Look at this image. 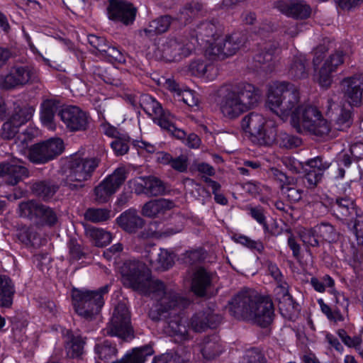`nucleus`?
Instances as JSON below:
<instances>
[{
	"instance_id": "obj_2",
	"label": "nucleus",
	"mask_w": 363,
	"mask_h": 363,
	"mask_svg": "<svg viewBox=\"0 0 363 363\" xmlns=\"http://www.w3.org/2000/svg\"><path fill=\"white\" fill-rule=\"evenodd\" d=\"M230 313L238 320H245L262 328L273 321L274 308L272 301L252 290L236 294L230 302Z\"/></svg>"
},
{
	"instance_id": "obj_5",
	"label": "nucleus",
	"mask_w": 363,
	"mask_h": 363,
	"mask_svg": "<svg viewBox=\"0 0 363 363\" xmlns=\"http://www.w3.org/2000/svg\"><path fill=\"white\" fill-rule=\"evenodd\" d=\"M292 126L300 133H310L325 137L331 130L330 124L324 118L319 108L310 104H303L293 114Z\"/></svg>"
},
{
	"instance_id": "obj_11",
	"label": "nucleus",
	"mask_w": 363,
	"mask_h": 363,
	"mask_svg": "<svg viewBox=\"0 0 363 363\" xmlns=\"http://www.w3.org/2000/svg\"><path fill=\"white\" fill-rule=\"evenodd\" d=\"M18 213L21 217L33 220L40 225L51 227L58 220L57 214L53 208L35 200L20 203Z\"/></svg>"
},
{
	"instance_id": "obj_33",
	"label": "nucleus",
	"mask_w": 363,
	"mask_h": 363,
	"mask_svg": "<svg viewBox=\"0 0 363 363\" xmlns=\"http://www.w3.org/2000/svg\"><path fill=\"white\" fill-rule=\"evenodd\" d=\"M308 63L303 54L294 55L288 67V74L293 79H305L308 75Z\"/></svg>"
},
{
	"instance_id": "obj_45",
	"label": "nucleus",
	"mask_w": 363,
	"mask_h": 363,
	"mask_svg": "<svg viewBox=\"0 0 363 363\" xmlns=\"http://www.w3.org/2000/svg\"><path fill=\"white\" fill-rule=\"evenodd\" d=\"M315 227L319 238L328 242H334L337 240L339 235L332 225L322 223Z\"/></svg>"
},
{
	"instance_id": "obj_55",
	"label": "nucleus",
	"mask_w": 363,
	"mask_h": 363,
	"mask_svg": "<svg viewBox=\"0 0 363 363\" xmlns=\"http://www.w3.org/2000/svg\"><path fill=\"white\" fill-rule=\"evenodd\" d=\"M177 99L182 101L189 107H194L199 104V99L198 94L191 89H182L178 94Z\"/></svg>"
},
{
	"instance_id": "obj_37",
	"label": "nucleus",
	"mask_w": 363,
	"mask_h": 363,
	"mask_svg": "<svg viewBox=\"0 0 363 363\" xmlns=\"http://www.w3.org/2000/svg\"><path fill=\"white\" fill-rule=\"evenodd\" d=\"M15 294L14 284L6 275H0V306L10 307Z\"/></svg>"
},
{
	"instance_id": "obj_56",
	"label": "nucleus",
	"mask_w": 363,
	"mask_h": 363,
	"mask_svg": "<svg viewBox=\"0 0 363 363\" xmlns=\"http://www.w3.org/2000/svg\"><path fill=\"white\" fill-rule=\"evenodd\" d=\"M155 223H150L147 228L145 229L144 232L141 233L140 237L142 238H147L150 237L153 238H160V237H167L177 233L179 230H174L173 228H167L164 231L159 232L155 229Z\"/></svg>"
},
{
	"instance_id": "obj_15",
	"label": "nucleus",
	"mask_w": 363,
	"mask_h": 363,
	"mask_svg": "<svg viewBox=\"0 0 363 363\" xmlns=\"http://www.w3.org/2000/svg\"><path fill=\"white\" fill-rule=\"evenodd\" d=\"M64 149L60 138H50L32 145L28 150V158L35 164H44L60 155Z\"/></svg>"
},
{
	"instance_id": "obj_57",
	"label": "nucleus",
	"mask_w": 363,
	"mask_h": 363,
	"mask_svg": "<svg viewBox=\"0 0 363 363\" xmlns=\"http://www.w3.org/2000/svg\"><path fill=\"white\" fill-rule=\"evenodd\" d=\"M19 127L9 118L5 122L0 130V136L4 140H11L18 133Z\"/></svg>"
},
{
	"instance_id": "obj_49",
	"label": "nucleus",
	"mask_w": 363,
	"mask_h": 363,
	"mask_svg": "<svg viewBox=\"0 0 363 363\" xmlns=\"http://www.w3.org/2000/svg\"><path fill=\"white\" fill-rule=\"evenodd\" d=\"M337 335L342 342L348 347L354 348L357 352L362 347V337L360 335L350 336L344 329H340Z\"/></svg>"
},
{
	"instance_id": "obj_24",
	"label": "nucleus",
	"mask_w": 363,
	"mask_h": 363,
	"mask_svg": "<svg viewBox=\"0 0 363 363\" xmlns=\"http://www.w3.org/2000/svg\"><path fill=\"white\" fill-rule=\"evenodd\" d=\"M216 273L199 267L194 269L191 277V289L197 296L203 297L213 286Z\"/></svg>"
},
{
	"instance_id": "obj_50",
	"label": "nucleus",
	"mask_w": 363,
	"mask_h": 363,
	"mask_svg": "<svg viewBox=\"0 0 363 363\" xmlns=\"http://www.w3.org/2000/svg\"><path fill=\"white\" fill-rule=\"evenodd\" d=\"M202 9V5L198 2L192 1L186 4L181 10L178 17L179 21H188L194 17Z\"/></svg>"
},
{
	"instance_id": "obj_39",
	"label": "nucleus",
	"mask_w": 363,
	"mask_h": 363,
	"mask_svg": "<svg viewBox=\"0 0 363 363\" xmlns=\"http://www.w3.org/2000/svg\"><path fill=\"white\" fill-rule=\"evenodd\" d=\"M172 23V18L169 16H163L155 20L152 21L148 27L140 31V35L143 34L152 38L156 35L163 33L169 29Z\"/></svg>"
},
{
	"instance_id": "obj_63",
	"label": "nucleus",
	"mask_w": 363,
	"mask_h": 363,
	"mask_svg": "<svg viewBox=\"0 0 363 363\" xmlns=\"http://www.w3.org/2000/svg\"><path fill=\"white\" fill-rule=\"evenodd\" d=\"M88 43L90 45L97 50L101 55L104 51L108 43L104 37L98 36L96 35H89L87 36Z\"/></svg>"
},
{
	"instance_id": "obj_20",
	"label": "nucleus",
	"mask_w": 363,
	"mask_h": 363,
	"mask_svg": "<svg viewBox=\"0 0 363 363\" xmlns=\"http://www.w3.org/2000/svg\"><path fill=\"white\" fill-rule=\"evenodd\" d=\"M279 44L276 42H267L253 57L255 67L266 72H272L279 63Z\"/></svg>"
},
{
	"instance_id": "obj_3",
	"label": "nucleus",
	"mask_w": 363,
	"mask_h": 363,
	"mask_svg": "<svg viewBox=\"0 0 363 363\" xmlns=\"http://www.w3.org/2000/svg\"><path fill=\"white\" fill-rule=\"evenodd\" d=\"M218 96L220 112L230 120L253 108L258 101L255 86L246 82L223 84L218 90Z\"/></svg>"
},
{
	"instance_id": "obj_42",
	"label": "nucleus",
	"mask_w": 363,
	"mask_h": 363,
	"mask_svg": "<svg viewBox=\"0 0 363 363\" xmlns=\"http://www.w3.org/2000/svg\"><path fill=\"white\" fill-rule=\"evenodd\" d=\"M84 345L85 340L82 336L72 335L65 345L67 356L70 358L79 357L83 354Z\"/></svg>"
},
{
	"instance_id": "obj_60",
	"label": "nucleus",
	"mask_w": 363,
	"mask_h": 363,
	"mask_svg": "<svg viewBox=\"0 0 363 363\" xmlns=\"http://www.w3.org/2000/svg\"><path fill=\"white\" fill-rule=\"evenodd\" d=\"M69 250V257L72 261H77L82 259L84 256L81 245L76 240L71 239L67 244Z\"/></svg>"
},
{
	"instance_id": "obj_9",
	"label": "nucleus",
	"mask_w": 363,
	"mask_h": 363,
	"mask_svg": "<svg viewBox=\"0 0 363 363\" xmlns=\"http://www.w3.org/2000/svg\"><path fill=\"white\" fill-rule=\"evenodd\" d=\"M330 211L338 219L353 224L351 231L355 236L358 245L363 244V222L354 201L348 197H338L331 203Z\"/></svg>"
},
{
	"instance_id": "obj_6",
	"label": "nucleus",
	"mask_w": 363,
	"mask_h": 363,
	"mask_svg": "<svg viewBox=\"0 0 363 363\" xmlns=\"http://www.w3.org/2000/svg\"><path fill=\"white\" fill-rule=\"evenodd\" d=\"M101 161V157L98 155H73L69 163L65 185L71 190L83 188L84 183L91 179Z\"/></svg>"
},
{
	"instance_id": "obj_46",
	"label": "nucleus",
	"mask_w": 363,
	"mask_h": 363,
	"mask_svg": "<svg viewBox=\"0 0 363 363\" xmlns=\"http://www.w3.org/2000/svg\"><path fill=\"white\" fill-rule=\"evenodd\" d=\"M165 190V185L160 179L155 177H146V195L157 196L163 194Z\"/></svg>"
},
{
	"instance_id": "obj_12",
	"label": "nucleus",
	"mask_w": 363,
	"mask_h": 363,
	"mask_svg": "<svg viewBox=\"0 0 363 363\" xmlns=\"http://www.w3.org/2000/svg\"><path fill=\"white\" fill-rule=\"evenodd\" d=\"M104 332L106 335L118 337L123 340L133 337L130 313L125 303H119L117 304Z\"/></svg>"
},
{
	"instance_id": "obj_23",
	"label": "nucleus",
	"mask_w": 363,
	"mask_h": 363,
	"mask_svg": "<svg viewBox=\"0 0 363 363\" xmlns=\"http://www.w3.org/2000/svg\"><path fill=\"white\" fill-rule=\"evenodd\" d=\"M271 172L279 184L281 194L291 202H297L302 197L303 191L296 187L298 179L286 175L277 168H272Z\"/></svg>"
},
{
	"instance_id": "obj_29",
	"label": "nucleus",
	"mask_w": 363,
	"mask_h": 363,
	"mask_svg": "<svg viewBox=\"0 0 363 363\" xmlns=\"http://www.w3.org/2000/svg\"><path fill=\"white\" fill-rule=\"evenodd\" d=\"M220 320V317L210 310L194 314L190 320L191 328L198 333L205 331L208 328H216Z\"/></svg>"
},
{
	"instance_id": "obj_36",
	"label": "nucleus",
	"mask_w": 363,
	"mask_h": 363,
	"mask_svg": "<svg viewBox=\"0 0 363 363\" xmlns=\"http://www.w3.org/2000/svg\"><path fill=\"white\" fill-rule=\"evenodd\" d=\"M57 101L52 99L45 100L41 104L40 119L43 124L49 130H55L54 117L57 109Z\"/></svg>"
},
{
	"instance_id": "obj_32",
	"label": "nucleus",
	"mask_w": 363,
	"mask_h": 363,
	"mask_svg": "<svg viewBox=\"0 0 363 363\" xmlns=\"http://www.w3.org/2000/svg\"><path fill=\"white\" fill-rule=\"evenodd\" d=\"M174 207L175 203L173 201L165 199H155L147 202L143 206L142 213L145 216L154 218L164 214Z\"/></svg>"
},
{
	"instance_id": "obj_62",
	"label": "nucleus",
	"mask_w": 363,
	"mask_h": 363,
	"mask_svg": "<svg viewBox=\"0 0 363 363\" xmlns=\"http://www.w3.org/2000/svg\"><path fill=\"white\" fill-rule=\"evenodd\" d=\"M188 157L184 155H180L177 157L172 158L169 166L177 172H185L188 168Z\"/></svg>"
},
{
	"instance_id": "obj_38",
	"label": "nucleus",
	"mask_w": 363,
	"mask_h": 363,
	"mask_svg": "<svg viewBox=\"0 0 363 363\" xmlns=\"http://www.w3.org/2000/svg\"><path fill=\"white\" fill-rule=\"evenodd\" d=\"M94 352L96 359L107 363L117 356L118 349L115 343L105 340L95 345Z\"/></svg>"
},
{
	"instance_id": "obj_48",
	"label": "nucleus",
	"mask_w": 363,
	"mask_h": 363,
	"mask_svg": "<svg viewBox=\"0 0 363 363\" xmlns=\"http://www.w3.org/2000/svg\"><path fill=\"white\" fill-rule=\"evenodd\" d=\"M111 211L106 208H89L86 211L85 219L92 223L106 221L110 218Z\"/></svg>"
},
{
	"instance_id": "obj_7",
	"label": "nucleus",
	"mask_w": 363,
	"mask_h": 363,
	"mask_svg": "<svg viewBox=\"0 0 363 363\" xmlns=\"http://www.w3.org/2000/svg\"><path fill=\"white\" fill-rule=\"evenodd\" d=\"M108 290V285L94 291L74 289L72 291V301L77 313L85 319H92L100 312L104 304V295Z\"/></svg>"
},
{
	"instance_id": "obj_53",
	"label": "nucleus",
	"mask_w": 363,
	"mask_h": 363,
	"mask_svg": "<svg viewBox=\"0 0 363 363\" xmlns=\"http://www.w3.org/2000/svg\"><path fill=\"white\" fill-rule=\"evenodd\" d=\"M101 55L110 62H116L118 63H124L125 62L124 54L118 50V48L108 44Z\"/></svg>"
},
{
	"instance_id": "obj_31",
	"label": "nucleus",
	"mask_w": 363,
	"mask_h": 363,
	"mask_svg": "<svg viewBox=\"0 0 363 363\" xmlns=\"http://www.w3.org/2000/svg\"><path fill=\"white\" fill-rule=\"evenodd\" d=\"M117 222L119 226L128 233H135L145 223L138 212L132 208L122 213L117 218Z\"/></svg>"
},
{
	"instance_id": "obj_22",
	"label": "nucleus",
	"mask_w": 363,
	"mask_h": 363,
	"mask_svg": "<svg viewBox=\"0 0 363 363\" xmlns=\"http://www.w3.org/2000/svg\"><path fill=\"white\" fill-rule=\"evenodd\" d=\"M28 177L29 171L22 161L0 162V177L9 185L15 186Z\"/></svg>"
},
{
	"instance_id": "obj_8",
	"label": "nucleus",
	"mask_w": 363,
	"mask_h": 363,
	"mask_svg": "<svg viewBox=\"0 0 363 363\" xmlns=\"http://www.w3.org/2000/svg\"><path fill=\"white\" fill-rule=\"evenodd\" d=\"M242 130L255 138L261 145H272L276 140L277 125L262 114L252 112L241 121Z\"/></svg>"
},
{
	"instance_id": "obj_25",
	"label": "nucleus",
	"mask_w": 363,
	"mask_h": 363,
	"mask_svg": "<svg viewBox=\"0 0 363 363\" xmlns=\"http://www.w3.org/2000/svg\"><path fill=\"white\" fill-rule=\"evenodd\" d=\"M108 14L110 19L128 25L135 20L136 9L132 4L125 1L110 0Z\"/></svg>"
},
{
	"instance_id": "obj_40",
	"label": "nucleus",
	"mask_w": 363,
	"mask_h": 363,
	"mask_svg": "<svg viewBox=\"0 0 363 363\" xmlns=\"http://www.w3.org/2000/svg\"><path fill=\"white\" fill-rule=\"evenodd\" d=\"M58 186L48 181H40L33 184L32 192L44 201H50L58 190Z\"/></svg>"
},
{
	"instance_id": "obj_43",
	"label": "nucleus",
	"mask_w": 363,
	"mask_h": 363,
	"mask_svg": "<svg viewBox=\"0 0 363 363\" xmlns=\"http://www.w3.org/2000/svg\"><path fill=\"white\" fill-rule=\"evenodd\" d=\"M87 233L97 247L106 246L112 240L111 234L102 228H90L87 230Z\"/></svg>"
},
{
	"instance_id": "obj_35",
	"label": "nucleus",
	"mask_w": 363,
	"mask_h": 363,
	"mask_svg": "<svg viewBox=\"0 0 363 363\" xmlns=\"http://www.w3.org/2000/svg\"><path fill=\"white\" fill-rule=\"evenodd\" d=\"M223 347L217 336L205 337L201 344V352L206 359H212L219 356Z\"/></svg>"
},
{
	"instance_id": "obj_4",
	"label": "nucleus",
	"mask_w": 363,
	"mask_h": 363,
	"mask_svg": "<svg viewBox=\"0 0 363 363\" xmlns=\"http://www.w3.org/2000/svg\"><path fill=\"white\" fill-rule=\"evenodd\" d=\"M302 104L299 89L295 84L282 81L270 85L267 106L282 121H286L289 116L291 119L294 113Z\"/></svg>"
},
{
	"instance_id": "obj_18",
	"label": "nucleus",
	"mask_w": 363,
	"mask_h": 363,
	"mask_svg": "<svg viewBox=\"0 0 363 363\" xmlns=\"http://www.w3.org/2000/svg\"><path fill=\"white\" fill-rule=\"evenodd\" d=\"M125 167H121L115 169L110 175L107 176L94 189L95 199L99 203H105L115 194L125 182L127 176Z\"/></svg>"
},
{
	"instance_id": "obj_17",
	"label": "nucleus",
	"mask_w": 363,
	"mask_h": 363,
	"mask_svg": "<svg viewBox=\"0 0 363 363\" xmlns=\"http://www.w3.org/2000/svg\"><path fill=\"white\" fill-rule=\"evenodd\" d=\"M125 167H121L115 169L110 175L107 176L94 189L95 199L99 203H105L115 194L125 182L127 176Z\"/></svg>"
},
{
	"instance_id": "obj_44",
	"label": "nucleus",
	"mask_w": 363,
	"mask_h": 363,
	"mask_svg": "<svg viewBox=\"0 0 363 363\" xmlns=\"http://www.w3.org/2000/svg\"><path fill=\"white\" fill-rule=\"evenodd\" d=\"M302 141L298 137L288 134L285 132L277 133L276 140L274 143H277L280 147L286 149H293L301 145Z\"/></svg>"
},
{
	"instance_id": "obj_47",
	"label": "nucleus",
	"mask_w": 363,
	"mask_h": 363,
	"mask_svg": "<svg viewBox=\"0 0 363 363\" xmlns=\"http://www.w3.org/2000/svg\"><path fill=\"white\" fill-rule=\"evenodd\" d=\"M239 363H268V361L259 349L253 347L245 352Z\"/></svg>"
},
{
	"instance_id": "obj_41",
	"label": "nucleus",
	"mask_w": 363,
	"mask_h": 363,
	"mask_svg": "<svg viewBox=\"0 0 363 363\" xmlns=\"http://www.w3.org/2000/svg\"><path fill=\"white\" fill-rule=\"evenodd\" d=\"M33 111L31 107L15 105L9 119L20 128L31 119Z\"/></svg>"
},
{
	"instance_id": "obj_13",
	"label": "nucleus",
	"mask_w": 363,
	"mask_h": 363,
	"mask_svg": "<svg viewBox=\"0 0 363 363\" xmlns=\"http://www.w3.org/2000/svg\"><path fill=\"white\" fill-rule=\"evenodd\" d=\"M36 69L31 65H16L11 67L6 75L0 77V88L11 89L37 82Z\"/></svg>"
},
{
	"instance_id": "obj_34",
	"label": "nucleus",
	"mask_w": 363,
	"mask_h": 363,
	"mask_svg": "<svg viewBox=\"0 0 363 363\" xmlns=\"http://www.w3.org/2000/svg\"><path fill=\"white\" fill-rule=\"evenodd\" d=\"M153 350L149 345L133 349L130 352H127L121 359L112 363H144L147 357L153 354Z\"/></svg>"
},
{
	"instance_id": "obj_61",
	"label": "nucleus",
	"mask_w": 363,
	"mask_h": 363,
	"mask_svg": "<svg viewBox=\"0 0 363 363\" xmlns=\"http://www.w3.org/2000/svg\"><path fill=\"white\" fill-rule=\"evenodd\" d=\"M249 214L251 217L255 219L258 223L263 225L265 229H267V224L266 222V216L264 214V210L262 207L258 206H250L248 208Z\"/></svg>"
},
{
	"instance_id": "obj_54",
	"label": "nucleus",
	"mask_w": 363,
	"mask_h": 363,
	"mask_svg": "<svg viewBox=\"0 0 363 363\" xmlns=\"http://www.w3.org/2000/svg\"><path fill=\"white\" fill-rule=\"evenodd\" d=\"M306 165L311 170H315V172L320 173V175L323 176L324 172L330 167L331 163L324 161L322 157L318 156L308 160L306 162Z\"/></svg>"
},
{
	"instance_id": "obj_26",
	"label": "nucleus",
	"mask_w": 363,
	"mask_h": 363,
	"mask_svg": "<svg viewBox=\"0 0 363 363\" xmlns=\"http://www.w3.org/2000/svg\"><path fill=\"white\" fill-rule=\"evenodd\" d=\"M351 107L347 108L345 106H340L333 99L328 100L327 114L334 122L335 129L344 131L350 127L352 123Z\"/></svg>"
},
{
	"instance_id": "obj_52",
	"label": "nucleus",
	"mask_w": 363,
	"mask_h": 363,
	"mask_svg": "<svg viewBox=\"0 0 363 363\" xmlns=\"http://www.w3.org/2000/svg\"><path fill=\"white\" fill-rule=\"evenodd\" d=\"M129 139L130 137L123 133L111 142V146L116 155H123L128 152Z\"/></svg>"
},
{
	"instance_id": "obj_1",
	"label": "nucleus",
	"mask_w": 363,
	"mask_h": 363,
	"mask_svg": "<svg viewBox=\"0 0 363 363\" xmlns=\"http://www.w3.org/2000/svg\"><path fill=\"white\" fill-rule=\"evenodd\" d=\"M146 269L145 264L141 261L125 260L120 267L123 284L141 294L152 296L156 303L149 311L150 318L155 321L164 320L167 324V331L177 341L188 340L187 328L177 312L184 299L162 281L150 279L145 273Z\"/></svg>"
},
{
	"instance_id": "obj_19",
	"label": "nucleus",
	"mask_w": 363,
	"mask_h": 363,
	"mask_svg": "<svg viewBox=\"0 0 363 363\" xmlns=\"http://www.w3.org/2000/svg\"><path fill=\"white\" fill-rule=\"evenodd\" d=\"M58 115L71 132L87 130L91 121L89 114L76 106H69L62 108Z\"/></svg>"
},
{
	"instance_id": "obj_21",
	"label": "nucleus",
	"mask_w": 363,
	"mask_h": 363,
	"mask_svg": "<svg viewBox=\"0 0 363 363\" xmlns=\"http://www.w3.org/2000/svg\"><path fill=\"white\" fill-rule=\"evenodd\" d=\"M340 85L349 106H359L363 94V74L357 73L345 77L341 81Z\"/></svg>"
},
{
	"instance_id": "obj_10",
	"label": "nucleus",
	"mask_w": 363,
	"mask_h": 363,
	"mask_svg": "<svg viewBox=\"0 0 363 363\" xmlns=\"http://www.w3.org/2000/svg\"><path fill=\"white\" fill-rule=\"evenodd\" d=\"M143 110L149 116H152L155 123L170 133L179 140H185L186 134L174 125V116L168 111L164 110L161 104L150 95H143L140 99Z\"/></svg>"
},
{
	"instance_id": "obj_16",
	"label": "nucleus",
	"mask_w": 363,
	"mask_h": 363,
	"mask_svg": "<svg viewBox=\"0 0 363 363\" xmlns=\"http://www.w3.org/2000/svg\"><path fill=\"white\" fill-rule=\"evenodd\" d=\"M196 48V40L193 38L168 39L162 45V56L167 61H178L191 55Z\"/></svg>"
},
{
	"instance_id": "obj_58",
	"label": "nucleus",
	"mask_w": 363,
	"mask_h": 363,
	"mask_svg": "<svg viewBox=\"0 0 363 363\" xmlns=\"http://www.w3.org/2000/svg\"><path fill=\"white\" fill-rule=\"evenodd\" d=\"M203 68V74L199 76V78H202L207 81H213L216 79L218 75V68L217 65L210 60L205 59Z\"/></svg>"
},
{
	"instance_id": "obj_64",
	"label": "nucleus",
	"mask_w": 363,
	"mask_h": 363,
	"mask_svg": "<svg viewBox=\"0 0 363 363\" xmlns=\"http://www.w3.org/2000/svg\"><path fill=\"white\" fill-rule=\"evenodd\" d=\"M236 241L237 242L246 246L251 250H255L259 252L264 250V246L262 242L251 240L245 235L238 236Z\"/></svg>"
},
{
	"instance_id": "obj_27",
	"label": "nucleus",
	"mask_w": 363,
	"mask_h": 363,
	"mask_svg": "<svg viewBox=\"0 0 363 363\" xmlns=\"http://www.w3.org/2000/svg\"><path fill=\"white\" fill-rule=\"evenodd\" d=\"M276 8L286 16L296 19H305L310 16L311 9L305 1H279L276 3Z\"/></svg>"
},
{
	"instance_id": "obj_51",
	"label": "nucleus",
	"mask_w": 363,
	"mask_h": 363,
	"mask_svg": "<svg viewBox=\"0 0 363 363\" xmlns=\"http://www.w3.org/2000/svg\"><path fill=\"white\" fill-rule=\"evenodd\" d=\"M301 240L307 247H318L319 245V237L315 230L313 228H304L299 233Z\"/></svg>"
},
{
	"instance_id": "obj_30",
	"label": "nucleus",
	"mask_w": 363,
	"mask_h": 363,
	"mask_svg": "<svg viewBox=\"0 0 363 363\" xmlns=\"http://www.w3.org/2000/svg\"><path fill=\"white\" fill-rule=\"evenodd\" d=\"M220 31L218 30L217 26L215 23L211 21L203 22L200 23L196 30V37L194 40H196V45L199 44V40L202 43L208 45V47L215 45L216 41L218 40V38L220 36Z\"/></svg>"
},
{
	"instance_id": "obj_14",
	"label": "nucleus",
	"mask_w": 363,
	"mask_h": 363,
	"mask_svg": "<svg viewBox=\"0 0 363 363\" xmlns=\"http://www.w3.org/2000/svg\"><path fill=\"white\" fill-rule=\"evenodd\" d=\"M245 37L240 33H234L226 35L225 38L216 41L215 45L208 47L206 55L216 60H224L232 56L245 44Z\"/></svg>"
},
{
	"instance_id": "obj_59",
	"label": "nucleus",
	"mask_w": 363,
	"mask_h": 363,
	"mask_svg": "<svg viewBox=\"0 0 363 363\" xmlns=\"http://www.w3.org/2000/svg\"><path fill=\"white\" fill-rule=\"evenodd\" d=\"M156 260L159 264L158 267L162 270L168 269L174 263L172 255L164 249H160Z\"/></svg>"
},
{
	"instance_id": "obj_28",
	"label": "nucleus",
	"mask_w": 363,
	"mask_h": 363,
	"mask_svg": "<svg viewBox=\"0 0 363 363\" xmlns=\"http://www.w3.org/2000/svg\"><path fill=\"white\" fill-rule=\"evenodd\" d=\"M343 57L342 52L337 51L325 60L319 71L318 82L321 86L327 88L331 84V74L343 63Z\"/></svg>"
}]
</instances>
